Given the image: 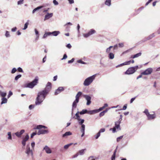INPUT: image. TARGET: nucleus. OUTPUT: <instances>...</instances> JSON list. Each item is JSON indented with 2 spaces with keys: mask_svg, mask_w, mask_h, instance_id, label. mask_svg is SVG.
Returning <instances> with one entry per match:
<instances>
[{
  "mask_svg": "<svg viewBox=\"0 0 160 160\" xmlns=\"http://www.w3.org/2000/svg\"><path fill=\"white\" fill-rule=\"evenodd\" d=\"M51 83L50 82H48L45 89L43 90L38 92L35 101L36 105H40L43 102L51 89Z\"/></svg>",
  "mask_w": 160,
  "mask_h": 160,
  "instance_id": "1",
  "label": "nucleus"
},
{
  "mask_svg": "<svg viewBox=\"0 0 160 160\" xmlns=\"http://www.w3.org/2000/svg\"><path fill=\"white\" fill-rule=\"evenodd\" d=\"M42 128H47V127L45 126L39 125L37 126L36 127L34 128V129H39L38 133V135H40L41 134H44L48 133V130L41 129Z\"/></svg>",
  "mask_w": 160,
  "mask_h": 160,
  "instance_id": "2",
  "label": "nucleus"
},
{
  "mask_svg": "<svg viewBox=\"0 0 160 160\" xmlns=\"http://www.w3.org/2000/svg\"><path fill=\"white\" fill-rule=\"evenodd\" d=\"M82 92H79L75 97V100L74 101L72 104V115L73 113V111L74 109L77 107V104L79 101V97L81 96Z\"/></svg>",
  "mask_w": 160,
  "mask_h": 160,
  "instance_id": "3",
  "label": "nucleus"
},
{
  "mask_svg": "<svg viewBox=\"0 0 160 160\" xmlns=\"http://www.w3.org/2000/svg\"><path fill=\"white\" fill-rule=\"evenodd\" d=\"M38 78L37 76L31 82L24 85V87L32 88L38 83Z\"/></svg>",
  "mask_w": 160,
  "mask_h": 160,
  "instance_id": "4",
  "label": "nucleus"
},
{
  "mask_svg": "<svg viewBox=\"0 0 160 160\" xmlns=\"http://www.w3.org/2000/svg\"><path fill=\"white\" fill-rule=\"evenodd\" d=\"M96 76V74H94L86 78L84 81L83 85L85 86L89 85L94 80Z\"/></svg>",
  "mask_w": 160,
  "mask_h": 160,
  "instance_id": "5",
  "label": "nucleus"
},
{
  "mask_svg": "<svg viewBox=\"0 0 160 160\" xmlns=\"http://www.w3.org/2000/svg\"><path fill=\"white\" fill-rule=\"evenodd\" d=\"M138 68V66L130 68L125 72V73L128 75L132 74L135 72Z\"/></svg>",
  "mask_w": 160,
  "mask_h": 160,
  "instance_id": "6",
  "label": "nucleus"
},
{
  "mask_svg": "<svg viewBox=\"0 0 160 160\" xmlns=\"http://www.w3.org/2000/svg\"><path fill=\"white\" fill-rule=\"evenodd\" d=\"M25 153L27 154L28 156H31L32 157H33V153L32 150L30 148L29 145H28L27 146V147L26 149Z\"/></svg>",
  "mask_w": 160,
  "mask_h": 160,
  "instance_id": "7",
  "label": "nucleus"
},
{
  "mask_svg": "<svg viewBox=\"0 0 160 160\" xmlns=\"http://www.w3.org/2000/svg\"><path fill=\"white\" fill-rule=\"evenodd\" d=\"M152 71L153 69L152 68H148L142 72V74H143V75H150L152 72Z\"/></svg>",
  "mask_w": 160,
  "mask_h": 160,
  "instance_id": "8",
  "label": "nucleus"
},
{
  "mask_svg": "<svg viewBox=\"0 0 160 160\" xmlns=\"http://www.w3.org/2000/svg\"><path fill=\"white\" fill-rule=\"evenodd\" d=\"M83 97L87 101L86 103L87 105H89L91 102V97L90 96L88 95H84Z\"/></svg>",
  "mask_w": 160,
  "mask_h": 160,
  "instance_id": "9",
  "label": "nucleus"
},
{
  "mask_svg": "<svg viewBox=\"0 0 160 160\" xmlns=\"http://www.w3.org/2000/svg\"><path fill=\"white\" fill-rule=\"evenodd\" d=\"M64 90V88L63 87H60L56 90L54 92V95H57L58 94L60 93L62 91Z\"/></svg>",
  "mask_w": 160,
  "mask_h": 160,
  "instance_id": "10",
  "label": "nucleus"
},
{
  "mask_svg": "<svg viewBox=\"0 0 160 160\" xmlns=\"http://www.w3.org/2000/svg\"><path fill=\"white\" fill-rule=\"evenodd\" d=\"M53 14L52 13H47V14L45 16V18L44 19V21H45V20L48 19L52 17L53 16Z\"/></svg>",
  "mask_w": 160,
  "mask_h": 160,
  "instance_id": "11",
  "label": "nucleus"
},
{
  "mask_svg": "<svg viewBox=\"0 0 160 160\" xmlns=\"http://www.w3.org/2000/svg\"><path fill=\"white\" fill-rule=\"evenodd\" d=\"M43 150H44L47 153L50 154L52 153L51 149L48 146H45L43 148Z\"/></svg>",
  "mask_w": 160,
  "mask_h": 160,
  "instance_id": "12",
  "label": "nucleus"
},
{
  "mask_svg": "<svg viewBox=\"0 0 160 160\" xmlns=\"http://www.w3.org/2000/svg\"><path fill=\"white\" fill-rule=\"evenodd\" d=\"M77 120L78 121V124L81 125V127H82L83 126H84V127H85V125L83 124L85 121L84 119H82L80 118Z\"/></svg>",
  "mask_w": 160,
  "mask_h": 160,
  "instance_id": "13",
  "label": "nucleus"
},
{
  "mask_svg": "<svg viewBox=\"0 0 160 160\" xmlns=\"http://www.w3.org/2000/svg\"><path fill=\"white\" fill-rule=\"evenodd\" d=\"M25 130L24 129H22L19 132H15L14 134L18 137H20L21 135L24 132Z\"/></svg>",
  "mask_w": 160,
  "mask_h": 160,
  "instance_id": "14",
  "label": "nucleus"
},
{
  "mask_svg": "<svg viewBox=\"0 0 160 160\" xmlns=\"http://www.w3.org/2000/svg\"><path fill=\"white\" fill-rule=\"evenodd\" d=\"M148 119V120L154 119L156 117V115L155 114H151L150 113L147 116Z\"/></svg>",
  "mask_w": 160,
  "mask_h": 160,
  "instance_id": "15",
  "label": "nucleus"
},
{
  "mask_svg": "<svg viewBox=\"0 0 160 160\" xmlns=\"http://www.w3.org/2000/svg\"><path fill=\"white\" fill-rule=\"evenodd\" d=\"M29 137V136L28 135H27L26 136L25 138L22 140V143L23 146H25V145L26 142V141L28 140Z\"/></svg>",
  "mask_w": 160,
  "mask_h": 160,
  "instance_id": "16",
  "label": "nucleus"
},
{
  "mask_svg": "<svg viewBox=\"0 0 160 160\" xmlns=\"http://www.w3.org/2000/svg\"><path fill=\"white\" fill-rule=\"evenodd\" d=\"M60 33V32L59 31H53L52 32H50V33H49V34H50V35H52L53 36H57Z\"/></svg>",
  "mask_w": 160,
  "mask_h": 160,
  "instance_id": "17",
  "label": "nucleus"
},
{
  "mask_svg": "<svg viewBox=\"0 0 160 160\" xmlns=\"http://www.w3.org/2000/svg\"><path fill=\"white\" fill-rule=\"evenodd\" d=\"M131 60H130L129 61H127V62H125L122 64H121L120 65H119L117 66H116V68H118L119 67H120V66H122L123 65H129L130 64V63H131Z\"/></svg>",
  "mask_w": 160,
  "mask_h": 160,
  "instance_id": "18",
  "label": "nucleus"
},
{
  "mask_svg": "<svg viewBox=\"0 0 160 160\" xmlns=\"http://www.w3.org/2000/svg\"><path fill=\"white\" fill-rule=\"evenodd\" d=\"M72 135V133L70 131L66 132L64 134L62 135L63 138H66L67 136Z\"/></svg>",
  "mask_w": 160,
  "mask_h": 160,
  "instance_id": "19",
  "label": "nucleus"
},
{
  "mask_svg": "<svg viewBox=\"0 0 160 160\" xmlns=\"http://www.w3.org/2000/svg\"><path fill=\"white\" fill-rule=\"evenodd\" d=\"M97 109L93 110H91L89 111H88V113L91 115L93 114H94L97 113Z\"/></svg>",
  "mask_w": 160,
  "mask_h": 160,
  "instance_id": "20",
  "label": "nucleus"
},
{
  "mask_svg": "<svg viewBox=\"0 0 160 160\" xmlns=\"http://www.w3.org/2000/svg\"><path fill=\"white\" fill-rule=\"evenodd\" d=\"M114 57V54L112 52H109L108 55V57L109 59H112Z\"/></svg>",
  "mask_w": 160,
  "mask_h": 160,
  "instance_id": "21",
  "label": "nucleus"
},
{
  "mask_svg": "<svg viewBox=\"0 0 160 160\" xmlns=\"http://www.w3.org/2000/svg\"><path fill=\"white\" fill-rule=\"evenodd\" d=\"M43 7V6H40L37 7L36 8H35L33 10L32 12V13L33 14L36 11L42 8Z\"/></svg>",
  "mask_w": 160,
  "mask_h": 160,
  "instance_id": "22",
  "label": "nucleus"
},
{
  "mask_svg": "<svg viewBox=\"0 0 160 160\" xmlns=\"http://www.w3.org/2000/svg\"><path fill=\"white\" fill-rule=\"evenodd\" d=\"M2 102H1V104L7 103L8 100L7 99L5 98H2L1 99Z\"/></svg>",
  "mask_w": 160,
  "mask_h": 160,
  "instance_id": "23",
  "label": "nucleus"
},
{
  "mask_svg": "<svg viewBox=\"0 0 160 160\" xmlns=\"http://www.w3.org/2000/svg\"><path fill=\"white\" fill-rule=\"evenodd\" d=\"M86 151V149H82L79 151L78 153L79 154L82 155H83L85 153V152Z\"/></svg>",
  "mask_w": 160,
  "mask_h": 160,
  "instance_id": "24",
  "label": "nucleus"
},
{
  "mask_svg": "<svg viewBox=\"0 0 160 160\" xmlns=\"http://www.w3.org/2000/svg\"><path fill=\"white\" fill-rule=\"evenodd\" d=\"M142 53L141 52H139L136 54L132 56L131 57V58H138L141 55Z\"/></svg>",
  "mask_w": 160,
  "mask_h": 160,
  "instance_id": "25",
  "label": "nucleus"
},
{
  "mask_svg": "<svg viewBox=\"0 0 160 160\" xmlns=\"http://www.w3.org/2000/svg\"><path fill=\"white\" fill-rule=\"evenodd\" d=\"M88 111L86 109H83L81 112H79V114L80 115H83L85 113H88Z\"/></svg>",
  "mask_w": 160,
  "mask_h": 160,
  "instance_id": "26",
  "label": "nucleus"
},
{
  "mask_svg": "<svg viewBox=\"0 0 160 160\" xmlns=\"http://www.w3.org/2000/svg\"><path fill=\"white\" fill-rule=\"evenodd\" d=\"M121 123V122L119 121H117L115 122V127L117 128V129H118L120 128V124Z\"/></svg>",
  "mask_w": 160,
  "mask_h": 160,
  "instance_id": "27",
  "label": "nucleus"
},
{
  "mask_svg": "<svg viewBox=\"0 0 160 160\" xmlns=\"http://www.w3.org/2000/svg\"><path fill=\"white\" fill-rule=\"evenodd\" d=\"M29 20H28L27 21V22L24 24V27L22 29L23 30H25L27 28L28 26V25L29 24Z\"/></svg>",
  "mask_w": 160,
  "mask_h": 160,
  "instance_id": "28",
  "label": "nucleus"
},
{
  "mask_svg": "<svg viewBox=\"0 0 160 160\" xmlns=\"http://www.w3.org/2000/svg\"><path fill=\"white\" fill-rule=\"evenodd\" d=\"M105 4L108 6H110L111 5V0H106Z\"/></svg>",
  "mask_w": 160,
  "mask_h": 160,
  "instance_id": "29",
  "label": "nucleus"
},
{
  "mask_svg": "<svg viewBox=\"0 0 160 160\" xmlns=\"http://www.w3.org/2000/svg\"><path fill=\"white\" fill-rule=\"evenodd\" d=\"M49 33H50V32H46L42 37V38H45L48 36L50 35V34Z\"/></svg>",
  "mask_w": 160,
  "mask_h": 160,
  "instance_id": "30",
  "label": "nucleus"
},
{
  "mask_svg": "<svg viewBox=\"0 0 160 160\" xmlns=\"http://www.w3.org/2000/svg\"><path fill=\"white\" fill-rule=\"evenodd\" d=\"M80 129V131L82 133H85V127H84V126H83L82 127H81Z\"/></svg>",
  "mask_w": 160,
  "mask_h": 160,
  "instance_id": "31",
  "label": "nucleus"
},
{
  "mask_svg": "<svg viewBox=\"0 0 160 160\" xmlns=\"http://www.w3.org/2000/svg\"><path fill=\"white\" fill-rule=\"evenodd\" d=\"M7 95V93L6 92H2L0 91V96L2 98H5V97Z\"/></svg>",
  "mask_w": 160,
  "mask_h": 160,
  "instance_id": "32",
  "label": "nucleus"
},
{
  "mask_svg": "<svg viewBox=\"0 0 160 160\" xmlns=\"http://www.w3.org/2000/svg\"><path fill=\"white\" fill-rule=\"evenodd\" d=\"M89 35H90L96 33V31L93 29H91L90 31L88 32Z\"/></svg>",
  "mask_w": 160,
  "mask_h": 160,
  "instance_id": "33",
  "label": "nucleus"
},
{
  "mask_svg": "<svg viewBox=\"0 0 160 160\" xmlns=\"http://www.w3.org/2000/svg\"><path fill=\"white\" fill-rule=\"evenodd\" d=\"M8 137V140H11L12 139V137L11 135V132H8L7 133Z\"/></svg>",
  "mask_w": 160,
  "mask_h": 160,
  "instance_id": "34",
  "label": "nucleus"
},
{
  "mask_svg": "<svg viewBox=\"0 0 160 160\" xmlns=\"http://www.w3.org/2000/svg\"><path fill=\"white\" fill-rule=\"evenodd\" d=\"M79 112L78 111V112L76 113L75 115L76 117L75 118V119L78 120L79 118H80V116L79 115Z\"/></svg>",
  "mask_w": 160,
  "mask_h": 160,
  "instance_id": "35",
  "label": "nucleus"
},
{
  "mask_svg": "<svg viewBox=\"0 0 160 160\" xmlns=\"http://www.w3.org/2000/svg\"><path fill=\"white\" fill-rule=\"evenodd\" d=\"M155 36L154 33H152L149 35L148 37H147L148 39L150 40L152 39V38L154 37Z\"/></svg>",
  "mask_w": 160,
  "mask_h": 160,
  "instance_id": "36",
  "label": "nucleus"
},
{
  "mask_svg": "<svg viewBox=\"0 0 160 160\" xmlns=\"http://www.w3.org/2000/svg\"><path fill=\"white\" fill-rule=\"evenodd\" d=\"M72 143H70L69 144L65 145L64 146V148L65 149H67L71 145H72Z\"/></svg>",
  "mask_w": 160,
  "mask_h": 160,
  "instance_id": "37",
  "label": "nucleus"
},
{
  "mask_svg": "<svg viewBox=\"0 0 160 160\" xmlns=\"http://www.w3.org/2000/svg\"><path fill=\"white\" fill-rule=\"evenodd\" d=\"M5 36L6 38H9L10 37L9 32L6 31L5 32Z\"/></svg>",
  "mask_w": 160,
  "mask_h": 160,
  "instance_id": "38",
  "label": "nucleus"
},
{
  "mask_svg": "<svg viewBox=\"0 0 160 160\" xmlns=\"http://www.w3.org/2000/svg\"><path fill=\"white\" fill-rule=\"evenodd\" d=\"M113 48V46H110L106 50V52L108 53L110 52L111 48Z\"/></svg>",
  "mask_w": 160,
  "mask_h": 160,
  "instance_id": "39",
  "label": "nucleus"
},
{
  "mask_svg": "<svg viewBox=\"0 0 160 160\" xmlns=\"http://www.w3.org/2000/svg\"><path fill=\"white\" fill-rule=\"evenodd\" d=\"M100 136V132H98L97 134L94 136V137L95 138L97 139H98V138Z\"/></svg>",
  "mask_w": 160,
  "mask_h": 160,
  "instance_id": "40",
  "label": "nucleus"
},
{
  "mask_svg": "<svg viewBox=\"0 0 160 160\" xmlns=\"http://www.w3.org/2000/svg\"><path fill=\"white\" fill-rule=\"evenodd\" d=\"M22 76L21 75L19 74L16 76L15 78V80H17L19 78H20Z\"/></svg>",
  "mask_w": 160,
  "mask_h": 160,
  "instance_id": "41",
  "label": "nucleus"
},
{
  "mask_svg": "<svg viewBox=\"0 0 160 160\" xmlns=\"http://www.w3.org/2000/svg\"><path fill=\"white\" fill-rule=\"evenodd\" d=\"M143 112L147 116H148L149 114L148 109H145V110Z\"/></svg>",
  "mask_w": 160,
  "mask_h": 160,
  "instance_id": "42",
  "label": "nucleus"
},
{
  "mask_svg": "<svg viewBox=\"0 0 160 160\" xmlns=\"http://www.w3.org/2000/svg\"><path fill=\"white\" fill-rule=\"evenodd\" d=\"M77 62L79 63H81L82 64H86L87 63L83 61H82L81 60H79L77 61Z\"/></svg>",
  "mask_w": 160,
  "mask_h": 160,
  "instance_id": "43",
  "label": "nucleus"
},
{
  "mask_svg": "<svg viewBox=\"0 0 160 160\" xmlns=\"http://www.w3.org/2000/svg\"><path fill=\"white\" fill-rule=\"evenodd\" d=\"M24 0H20L17 3L18 5H21L23 3Z\"/></svg>",
  "mask_w": 160,
  "mask_h": 160,
  "instance_id": "44",
  "label": "nucleus"
},
{
  "mask_svg": "<svg viewBox=\"0 0 160 160\" xmlns=\"http://www.w3.org/2000/svg\"><path fill=\"white\" fill-rule=\"evenodd\" d=\"M90 36L89 35V33L88 32L87 33H85L83 34V36L85 38H88V37H89Z\"/></svg>",
  "mask_w": 160,
  "mask_h": 160,
  "instance_id": "45",
  "label": "nucleus"
},
{
  "mask_svg": "<svg viewBox=\"0 0 160 160\" xmlns=\"http://www.w3.org/2000/svg\"><path fill=\"white\" fill-rule=\"evenodd\" d=\"M105 129L104 128H102L99 130L98 132L101 133L104 132L105 131Z\"/></svg>",
  "mask_w": 160,
  "mask_h": 160,
  "instance_id": "46",
  "label": "nucleus"
},
{
  "mask_svg": "<svg viewBox=\"0 0 160 160\" xmlns=\"http://www.w3.org/2000/svg\"><path fill=\"white\" fill-rule=\"evenodd\" d=\"M123 137V136H121L117 138V142H118L120 141V140Z\"/></svg>",
  "mask_w": 160,
  "mask_h": 160,
  "instance_id": "47",
  "label": "nucleus"
},
{
  "mask_svg": "<svg viewBox=\"0 0 160 160\" xmlns=\"http://www.w3.org/2000/svg\"><path fill=\"white\" fill-rule=\"evenodd\" d=\"M16 71L17 69L15 68H13L12 70L11 73H14L16 72Z\"/></svg>",
  "mask_w": 160,
  "mask_h": 160,
  "instance_id": "48",
  "label": "nucleus"
},
{
  "mask_svg": "<svg viewBox=\"0 0 160 160\" xmlns=\"http://www.w3.org/2000/svg\"><path fill=\"white\" fill-rule=\"evenodd\" d=\"M12 95V92L11 91H9V94L8 96V98H9Z\"/></svg>",
  "mask_w": 160,
  "mask_h": 160,
  "instance_id": "49",
  "label": "nucleus"
},
{
  "mask_svg": "<svg viewBox=\"0 0 160 160\" xmlns=\"http://www.w3.org/2000/svg\"><path fill=\"white\" fill-rule=\"evenodd\" d=\"M67 58V54H65L63 55V58H62L61 59V60H62L64 59H66Z\"/></svg>",
  "mask_w": 160,
  "mask_h": 160,
  "instance_id": "50",
  "label": "nucleus"
},
{
  "mask_svg": "<svg viewBox=\"0 0 160 160\" xmlns=\"http://www.w3.org/2000/svg\"><path fill=\"white\" fill-rule=\"evenodd\" d=\"M104 108V107H103V106L102 107L99 108V109H97V111L98 112H99L100 111H102V110H103Z\"/></svg>",
  "mask_w": 160,
  "mask_h": 160,
  "instance_id": "51",
  "label": "nucleus"
},
{
  "mask_svg": "<svg viewBox=\"0 0 160 160\" xmlns=\"http://www.w3.org/2000/svg\"><path fill=\"white\" fill-rule=\"evenodd\" d=\"M78 155H79V153H78L77 152L76 154H75V155H73L72 156V158H76L78 156Z\"/></svg>",
  "mask_w": 160,
  "mask_h": 160,
  "instance_id": "52",
  "label": "nucleus"
},
{
  "mask_svg": "<svg viewBox=\"0 0 160 160\" xmlns=\"http://www.w3.org/2000/svg\"><path fill=\"white\" fill-rule=\"evenodd\" d=\"M53 3L55 5H57L58 4V2L56 0H53Z\"/></svg>",
  "mask_w": 160,
  "mask_h": 160,
  "instance_id": "53",
  "label": "nucleus"
},
{
  "mask_svg": "<svg viewBox=\"0 0 160 160\" xmlns=\"http://www.w3.org/2000/svg\"><path fill=\"white\" fill-rule=\"evenodd\" d=\"M18 72H23V71L22 69L20 67H19L18 68Z\"/></svg>",
  "mask_w": 160,
  "mask_h": 160,
  "instance_id": "54",
  "label": "nucleus"
},
{
  "mask_svg": "<svg viewBox=\"0 0 160 160\" xmlns=\"http://www.w3.org/2000/svg\"><path fill=\"white\" fill-rule=\"evenodd\" d=\"M37 134V133L36 132H33V133H32V134H31V138H32L35 135H36Z\"/></svg>",
  "mask_w": 160,
  "mask_h": 160,
  "instance_id": "55",
  "label": "nucleus"
},
{
  "mask_svg": "<svg viewBox=\"0 0 160 160\" xmlns=\"http://www.w3.org/2000/svg\"><path fill=\"white\" fill-rule=\"evenodd\" d=\"M74 58H72V59L71 60L68 61V63H72L74 62Z\"/></svg>",
  "mask_w": 160,
  "mask_h": 160,
  "instance_id": "56",
  "label": "nucleus"
},
{
  "mask_svg": "<svg viewBox=\"0 0 160 160\" xmlns=\"http://www.w3.org/2000/svg\"><path fill=\"white\" fill-rule=\"evenodd\" d=\"M119 47L120 48H122L124 46V43H119L118 44Z\"/></svg>",
  "mask_w": 160,
  "mask_h": 160,
  "instance_id": "57",
  "label": "nucleus"
},
{
  "mask_svg": "<svg viewBox=\"0 0 160 160\" xmlns=\"http://www.w3.org/2000/svg\"><path fill=\"white\" fill-rule=\"evenodd\" d=\"M34 106L33 105H30L29 106V109L31 110L34 108Z\"/></svg>",
  "mask_w": 160,
  "mask_h": 160,
  "instance_id": "58",
  "label": "nucleus"
},
{
  "mask_svg": "<svg viewBox=\"0 0 160 160\" xmlns=\"http://www.w3.org/2000/svg\"><path fill=\"white\" fill-rule=\"evenodd\" d=\"M17 29V28L16 27H15L11 29V31L12 32H15Z\"/></svg>",
  "mask_w": 160,
  "mask_h": 160,
  "instance_id": "59",
  "label": "nucleus"
},
{
  "mask_svg": "<svg viewBox=\"0 0 160 160\" xmlns=\"http://www.w3.org/2000/svg\"><path fill=\"white\" fill-rule=\"evenodd\" d=\"M116 155L113 154L111 157V160H115V158Z\"/></svg>",
  "mask_w": 160,
  "mask_h": 160,
  "instance_id": "60",
  "label": "nucleus"
},
{
  "mask_svg": "<svg viewBox=\"0 0 160 160\" xmlns=\"http://www.w3.org/2000/svg\"><path fill=\"white\" fill-rule=\"evenodd\" d=\"M148 40V38L147 37L144 38L142 40V42H145L147 40Z\"/></svg>",
  "mask_w": 160,
  "mask_h": 160,
  "instance_id": "61",
  "label": "nucleus"
},
{
  "mask_svg": "<svg viewBox=\"0 0 160 160\" xmlns=\"http://www.w3.org/2000/svg\"><path fill=\"white\" fill-rule=\"evenodd\" d=\"M143 75V74H142V72L139 75L138 77L137 78V79H138L139 78H141L142 77V75Z\"/></svg>",
  "mask_w": 160,
  "mask_h": 160,
  "instance_id": "62",
  "label": "nucleus"
},
{
  "mask_svg": "<svg viewBox=\"0 0 160 160\" xmlns=\"http://www.w3.org/2000/svg\"><path fill=\"white\" fill-rule=\"evenodd\" d=\"M66 47L67 48H68L69 49L71 48L72 47V46L70 43L68 44L67 45Z\"/></svg>",
  "mask_w": 160,
  "mask_h": 160,
  "instance_id": "63",
  "label": "nucleus"
},
{
  "mask_svg": "<svg viewBox=\"0 0 160 160\" xmlns=\"http://www.w3.org/2000/svg\"><path fill=\"white\" fill-rule=\"evenodd\" d=\"M34 30L35 34L36 35H39V32L37 29H35Z\"/></svg>",
  "mask_w": 160,
  "mask_h": 160,
  "instance_id": "64",
  "label": "nucleus"
}]
</instances>
